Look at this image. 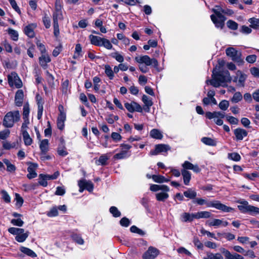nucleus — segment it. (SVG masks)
Listing matches in <instances>:
<instances>
[{
	"label": "nucleus",
	"mask_w": 259,
	"mask_h": 259,
	"mask_svg": "<svg viewBox=\"0 0 259 259\" xmlns=\"http://www.w3.org/2000/svg\"><path fill=\"white\" fill-rule=\"evenodd\" d=\"M192 202L194 204L196 203L200 205L205 204L207 207H213L224 212H228L234 210V208L221 203L220 201L218 200L207 201L204 199L201 198H196L194 200H192Z\"/></svg>",
	"instance_id": "obj_3"
},
{
	"label": "nucleus",
	"mask_w": 259,
	"mask_h": 259,
	"mask_svg": "<svg viewBox=\"0 0 259 259\" xmlns=\"http://www.w3.org/2000/svg\"><path fill=\"white\" fill-rule=\"evenodd\" d=\"M109 56L114 59L119 63H122L124 61L123 56L120 55L118 52H115L110 53Z\"/></svg>",
	"instance_id": "obj_34"
},
{
	"label": "nucleus",
	"mask_w": 259,
	"mask_h": 259,
	"mask_svg": "<svg viewBox=\"0 0 259 259\" xmlns=\"http://www.w3.org/2000/svg\"><path fill=\"white\" fill-rule=\"evenodd\" d=\"M38 177V184L43 187H47L48 185V180L46 178V175L41 174L39 175Z\"/></svg>",
	"instance_id": "obj_37"
},
{
	"label": "nucleus",
	"mask_w": 259,
	"mask_h": 259,
	"mask_svg": "<svg viewBox=\"0 0 259 259\" xmlns=\"http://www.w3.org/2000/svg\"><path fill=\"white\" fill-rule=\"evenodd\" d=\"M221 5H215L214 8L211 9L213 14L210 16L211 21L217 28L222 29L225 27V22L227 19L226 16L222 14L223 10Z\"/></svg>",
	"instance_id": "obj_2"
},
{
	"label": "nucleus",
	"mask_w": 259,
	"mask_h": 259,
	"mask_svg": "<svg viewBox=\"0 0 259 259\" xmlns=\"http://www.w3.org/2000/svg\"><path fill=\"white\" fill-rule=\"evenodd\" d=\"M124 107L127 110V111L131 113H133L135 111V107L134 104H133V101L131 103L128 102L124 103Z\"/></svg>",
	"instance_id": "obj_64"
},
{
	"label": "nucleus",
	"mask_w": 259,
	"mask_h": 259,
	"mask_svg": "<svg viewBox=\"0 0 259 259\" xmlns=\"http://www.w3.org/2000/svg\"><path fill=\"white\" fill-rule=\"evenodd\" d=\"M78 185L79 187V192H82L84 189L87 190L89 192L93 190L94 185L92 182L87 181L85 179H82L78 181Z\"/></svg>",
	"instance_id": "obj_11"
},
{
	"label": "nucleus",
	"mask_w": 259,
	"mask_h": 259,
	"mask_svg": "<svg viewBox=\"0 0 259 259\" xmlns=\"http://www.w3.org/2000/svg\"><path fill=\"white\" fill-rule=\"evenodd\" d=\"M26 45L28 48L27 50V54L30 58H33L34 57L33 53L35 50V46L31 41L27 42Z\"/></svg>",
	"instance_id": "obj_26"
},
{
	"label": "nucleus",
	"mask_w": 259,
	"mask_h": 259,
	"mask_svg": "<svg viewBox=\"0 0 259 259\" xmlns=\"http://www.w3.org/2000/svg\"><path fill=\"white\" fill-rule=\"evenodd\" d=\"M242 95L240 92H237L234 93L232 98L231 99V101L233 103H237L242 100Z\"/></svg>",
	"instance_id": "obj_44"
},
{
	"label": "nucleus",
	"mask_w": 259,
	"mask_h": 259,
	"mask_svg": "<svg viewBox=\"0 0 259 259\" xmlns=\"http://www.w3.org/2000/svg\"><path fill=\"white\" fill-rule=\"evenodd\" d=\"M105 73L110 80L114 78V72L109 65H105Z\"/></svg>",
	"instance_id": "obj_33"
},
{
	"label": "nucleus",
	"mask_w": 259,
	"mask_h": 259,
	"mask_svg": "<svg viewBox=\"0 0 259 259\" xmlns=\"http://www.w3.org/2000/svg\"><path fill=\"white\" fill-rule=\"evenodd\" d=\"M159 251L155 247L150 246L143 254V259H154L159 254Z\"/></svg>",
	"instance_id": "obj_13"
},
{
	"label": "nucleus",
	"mask_w": 259,
	"mask_h": 259,
	"mask_svg": "<svg viewBox=\"0 0 259 259\" xmlns=\"http://www.w3.org/2000/svg\"><path fill=\"white\" fill-rule=\"evenodd\" d=\"M30 112L29 105L28 103H25L23 106V117L27 118L29 117V114Z\"/></svg>",
	"instance_id": "obj_47"
},
{
	"label": "nucleus",
	"mask_w": 259,
	"mask_h": 259,
	"mask_svg": "<svg viewBox=\"0 0 259 259\" xmlns=\"http://www.w3.org/2000/svg\"><path fill=\"white\" fill-rule=\"evenodd\" d=\"M28 232H26V233L23 232L21 234H19L18 235L16 236L15 240L19 242H23L28 237Z\"/></svg>",
	"instance_id": "obj_36"
},
{
	"label": "nucleus",
	"mask_w": 259,
	"mask_h": 259,
	"mask_svg": "<svg viewBox=\"0 0 259 259\" xmlns=\"http://www.w3.org/2000/svg\"><path fill=\"white\" fill-rule=\"evenodd\" d=\"M59 142L57 151L59 155L64 157L68 154L65 146V141L63 137H61Z\"/></svg>",
	"instance_id": "obj_14"
},
{
	"label": "nucleus",
	"mask_w": 259,
	"mask_h": 259,
	"mask_svg": "<svg viewBox=\"0 0 259 259\" xmlns=\"http://www.w3.org/2000/svg\"><path fill=\"white\" fill-rule=\"evenodd\" d=\"M228 158L231 160L238 161L240 160L241 157L238 153L233 152L228 153Z\"/></svg>",
	"instance_id": "obj_46"
},
{
	"label": "nucleus",
	"mask_w": 259,
	"mask_h": 259,
	"mask_svg": "<svg viewBox=\"0 0 259 259\" xmlns=\"http://www.w3.org/2000/svg\"><path fill=\"white\" fill-rule=\"evenodd\" d=\"M227 120L232 124H237L238 123V119L232 116L227 115L226 116Z\"/></svg>",
	"instance_id": "obj_57"
},
{
	"label": "nucleus",
	"mask_w": 259,
	"mask_h": 259,
	"mask_svg": "<svg viewBox=\"0 0 259 259\" xmlns=\"http://www.w3.org/2000/svg\"><path fill=\"white\" fill-rule=\"evenodd\" d=\"M220 251L224 254L226 259H244L241 255L236 253L231 254L229 250L224 248H220Z\"/></svg>",
	"instance_id": "obj_17"
},
{
	"label": "nucleus",
	"mask_w": 259,
	"mask_h": 259,
	"mask_svg": "<svg viewBox=\"0 0 259 259\" xmlns=\"http://www.w3.org/2000/svg\"><path fill=\"white\" fill-rule=\"evenodd\" d=\"M49 140L48 139L42 140L39 144V148L41 153L46 154L49 150Z\"/></svg>",
	"instance_id": "obj_23"
},
{
	"label": "nucleus",
	"mask_w": 259,
	"mask_h": 259,
	"mask_svg": "<svg viewBox=\"0 0 259 259\" xmlns=\"http://www.w3.org/2000/svg\"><path fill=\"white\" fill-rule=\"evenodd\" d=\"M168 196V194L165 192H161L156 194L157 200L160 201H164Z\"/></svg>",
	"instance_id": "obj_41"
},
{
	"label": "nucleus",
	"mask_w": 259,
	"mask_h": 259,
	"mask_svg": "<svg viewBox=\"0 0 259 259\" xmlns=\"http://www.w3.org/2000/svg\"><path fill=\"white\" fill-rule=\"evenodd\" d=\"M7 31L11 38L13 40L17 41L18 39L19 35L17 31L11 28H9Z\"/></svg>",
	"instance_id": "obj_40"
},
{
	"label": "nucleus",
	"mask_w": 259,
	"mask_h": 259,
	"mask_svg": "<svg viewBox=\"0 0 259 259\" xmlns=\"http://www.w3.org/2000/svg\"><path fill=\"white\" fill-rule=\"evenodd\" d=\"M10 131L9 130H5L0 132V140H5L10 135Z\"/></svg>",
	"instance_id": "obj_58"
},
{
	"label": "nucleus",
	"mask_w": 259,
	"mask_h": 259,
	"mask_svg": "<svg viewBox=\"0 0 259 259\" xmlns=\"http://www.w3.org/2000/svg\"><path fill=\"white\" fill-rule=\"evenodd\" d=\"M223 224V221L220 219H214L212 221L209 222L208 224L209 226H216L218 227Z\"/></svg>",
	"instance_id": "obj_59"
},
{
	"label": "nucleus",
	"mask_w": 259,
	"mask_h": 259,
	"mask_svg": "<svg viewBox=\"0 0 259 259\" xmlns=\"http://www.w3.org/2000/svg\"><path fill=\"white\" fill-rule=\"evenodd\" d=\"M42 22L45 27L48 29L51 26V20L50 18L47 16L46 14L42 17Z\"/></svg>",
	"instance_id": "obj_52"
},
{
	"label": "nucleus",
	"mask_w": 259,
	"mask_h": 259,
	"mask_svg": "<svg viewBox=\"0 0 259 259\" xmlns=\"http://www.w3.org/2000/svg\"><path fill=\"white\" fill-rule=\"evenodd\" d=\"M198 216L199 219L201 218H209L211 216V213L210 212L207 211H202L198 212Z\"/></svg>",
	"instance_id": "obj_61"
},
{
	"label": "nucleus",
	"mask_w": 259,
	"mask_h": 259,
	"mask_svg": "<svg viewBox=\"0 0 259 259\" xmlns=\"http://www.w3.org/2000/svg\"><path fill=\"white\" fill-rule=\"evenodd\" d=\"M226 24L227 27L231 30H236L238 29V23L232 20H229Z\"/></svg>",
	"instance_id": "obj_38"
},
{
	"label": "nucleus",
	"mask_w": 259,
	"mask_h": 259,
	"mask_svg": "<svg viewBox=\"0 0 259 259\" xmlns=\"http://www.w3.org/2000/svg\"><path fill=\"white\" fill-rule=\"evenodd\" d=\"M62 8L55 9V11L53 14V33L56 40H58L60 36V30L58 20L63 19V14L62 11Z\"/></svg>",
	"instance_id": "obj_6"
},
{
	"label": "nucleus",
	"mask_w": 259,
	"mask_h": 259,
	"mask_svg": "<svg viewBox=\"0 0 259 259\" xmlns=\"http://www.w3.org/2000/svg\"><path fill=\"white\" fill-rule=\"evenodd\" d=\"M35 99L37 103V109H44V100L39 94H36Z\"/></svg>",
	"instance_id": "obj_43"
},
{
	"label": "nucleus",
	"mask_w": 259,
	"mask_h": 259,
	"mask_svg": "<svg viewBox=\"0 0 259 259\" xmlns=\"http://www.w3.org/2000/svg\"><path fill=\"white\" fill-rule=\"evenodd\" d=\"M20 250L23 253L31 257H35L37 256L36 254L33 250L24 246L20 247Z\"/></svg>",
	"instance_id": "obj_29"
},
{
	"label": "nucleus",
	"mask_w": 259,
	"mask_h": 259,
	"mask_svg": "<svg viewBox=\"0 0 259 259\" xmlns=\"http://www.w3.org/2000/svg\"><path fill=\"white\" fill-rule=\"evenodd\" d=\"M39 65L46 69L48 67V63L51 61V58L47 54H42L38 58Z\"/></svg>",
	"instance_id": "obj_18"
},
{
	"label": "nucleus",
	"mask_w": 259,
	"mask_h": 259,
	"mask_svg": "<svg viewBox=\"0 0 259 259\" xmlns=\"http://www.w3.org/2000/svg\"><path fill=\"white\" fill-rule=\"evenodd\" d=\"M111 137L115 142L120 141L122 139V137L120 134L116 132H112L111 135Z\"/></svg>",
	"instance_id": "obj_62"
},
{
	"label": "nucleus",
	"mask_w": 259,
	"mask_h": 259,
	"mask_svg": "<svg viewBox=\"0 0 259 259\" xmlns=\"http://www.w3.org/2000/svg\"><path fill=\"white\" fill-rule=\"evenodd\" d=\"M252 28H251L250 27H248L246 25H242L239 31L241 33H243V34H250L252 32V29H251Z\"/></svg>",
	"instance_id": "obj_53"
},
{
	"label": "nucleus",
	"mask_w": 259,
	"mask_h": 259,
	"mask_svg": "<svg viewBox=\"0 0 259 259\" xmlns=\"http://www.w3.org/2000/svg\"><path fill=\"white\" fill-rule=\"evenodd\" d=\"M8 232L12 234L16 235L17 236L19 234H21L24 232V230L21 228L11 227L8 229Z\"/></svg>",
	"instance_id": "obj_39"
},
{
	"label": "nucleus",
	"mask_w": 259,
	"mask_h": 259,
	"mask_svg": "<svg viewBox=\"0 0 259 259\" xmlns=\"http://www.w3.org/2000/svg\"><path fill=\"white\" fill-rule=\"evenodd\" d=\"M226 115L220 111H213L212 112L207 111L205 112V117L208 119H212L216 117H220V119L224 118Z\"/></svg>",
	"instance_id": "obj_20"
},
{
	"label": "nucleus",
	"mask_w": 259,
	"mask_h": 259,
	"mask_svg": "<svg viewBox=\"0 0 259 259\" xmlns=\"http://www.w3.org/2000/svg\"><path fill=\"white\" fill-rule=\"evenodd\" d=\"M142 100L144 103L145 106H146V108L144 107L145 111L148 112L150 110V107L153 105L152 101L149 99V98L145 95H143Z\"/></svg>",
	"instance_id": "obj_24"
},
{
	"label": "nucleus",
	"mask_w": 259,
	"mask_h": 259,
	"mask_svg": "<svg viewBox=\"0 0 259 259\" xmlns=\"http://www.w3.org/2000/svg\"><path fill=\"white\" fill-rule=\"evenodd\" d=\"M32 24H28L25 27L24 31L25 34L30 38H33L35 36L34 31L32 27Z\"/></svg>",
	"instance_id": "obj_27"
},
{
	"label": "nucleus",
	"mask_w": 259,
	"mask_h": 259,
	"mask_svg": "<svg viewBox=\"0 0 259 259\" xmlns=\"http://www.w3.org/2000/svg\"><path fill=\"white\" fill-rule=\"evenodd\" d=\"M215 69H213L212 78V79L206 80V83H209L215 88L219 87L221 83L230 82L231 77L228 70H226L223 71H215Z\"/></svg>",
	"instance_id": "obj_1"
},
{
	"label": "nucleus",
	"mask_w": 259,
	"mask_h": 259,
	"mask_svg": "<svg viewBox=\"0 0 259 259\" xmlns=\"http://www.w3.org/2000/svg\"><path fill=\"white\" fill-rule=\"evenodd\" d=\"M201 141L206 145L214 146L216 145V142L212 139L209 137H203L201 139Z\"/></svg>",
	"instance_id": "obj_32"
},
{
	"label": "nucleus",
	"mask_w": 259,
	"mask_h": 259,
	"mask_svg": "<svg viewBox=\"0 0 259 259\" xmlns=\"http://www.w3.org/2000/svg\"><path fill=\"white\" fill-rule=\"evenodd\" d=\"M22 134L23 136V139L24 144L26 146L31 145L33 142V140H32V138L30 137L27 131H24V133H23Z\"/></svg>",
	"instance_id": "obj_31"
},
{
	"label": "nucleus",
	"mask_w": 259,
	"mask_h": 259,
	"mask_svg": "<svg viewBox=\"0 0 259 259\" xmlns=\"http://www.w3.org/2000/svg\"><path fill=\"white\" fill-rule=\"evenodd\" d=\"M184 195L190 199L194 200L197 196V192L192 188H189L184 192Z\"/></svg>",
	"instance_id": "obj_25"
},
{
	"label": "nucleus",
	"mask_w": 259,
	"mask_h": 259,
	"mask_svg": "<svg viewBox=\"0 0 259 259\" xmlns=\"http://www.w3.org/2000/svg\"><path fill=\"white\" fill-rule=\"evenodd\" d=\"M8 80L10 87H13L14 84L17 89H20L22 87V82L15 71H13L8 75Z\"/></svg>",
	"instance_id": "obj_10"
},
{
	"label": "nucleus",
	"mask_w": 259,
	"mask_h": 259,
	"mask_svg": "<svg viewBox=\"0 0 259 259\" xmlns=\"http://www.w3.org/2000/svg\"><path fill=\"white\" fill-rule=\"evenodd\" d=\"M79 100L82 103L84 104V105L87 108L90 107V105L89 102H88V98H87L86 95L83 93L80 94Z\"/></svg>",
	"instance_id": "obj_45"
},
{
	"label": "nucleus",
	"mask_w": 259,
	"mask_h": 259,
	"mask_svg": "<svg viewBox=\"0 0 259 259\" xmlns=\"http://www.w3.org/2000/svg\"><path fill=\"white\" fill-rule=\"evenodd\" d=\"M46 75L47 76V81L49 85H51L54 84V76L49 72V71L47 70L46 72Z\"/></svg>",
	"instance_id": "obj_56"
},
{
	"label": "nucleus",
	"mask_w": 259,
	"mask_h": 259,
	"mask_svg": "<svg viewBox=\"0 0 259 259\" xmlns=\"http://www.w3.org/2000/svg\"><path fill=\"white\" fill-rule=\"evenodd\" d=\"M204 259H224L223 256L219 253H209L207 254V258Z\"/></svg>",
	"instance_id": "obj_55"
},
{
	"label": "nucleus",
	"mask_w": 259,
	"mask_h": 259,
	"mask_svg": "<svg viewBox=\"0 0 259 259\" xmlns=\"http://www.w3.org/2000/svg\"><path fill=\"white\" fill-rule=\"evenodd\" d=\"M1 194L2 195V199L5 202L10 203L11 202V197L6 191L4 190H2Z\"/></svg>",
	"instance_id": "obj_50"
},
{
	"label": "nucleus",
	"mask_w": 259,
	"mask_h": 259,
	"mask_svg": "<svg viewBox=\"0 0 259 259\" xmlns=\"http://www.w3.org/2000/svg\"><path fill=\"white\" fill-rule=\"evenodd\" d=\"M181 221L183 222H192L190 217V213H189L184 212L181 215Z\"/></svg>",
	"instance_id": "obj_63"
},
{
	"label": "nucleus",
	"mask_w": 259,
	"mask_h": 259,
	"mask_svg": "<svg viewBox=\"0 0 259 259\" xmlns=\"http://www.w3.org/2000/svg\"><path fill=\"white\" fill-rule=\"evenodd\" d=\"M237 202L241 204L238 205V208L242 213H248L252 215L259 214V208L249 205L247 201H238Z\"/></svg>",
	"instance_id": "obj_7"
},
{
	"label": "nucleus",
	"mask_w": 259,
	"mask_h": 259,
	"mask_svg": "<svg viewBox=\"0 0 259 259\" xmlns=\"http://www.w3.org/2000/svg\"><path fill=\"white\" fill-rule=\"evenodd\" d=\"M20 116L19 111L17 110L15 111H10L5 115L3 125L7 128L12 127L15 122H17L20 120Z\"/></svg>",
	"instance_id": "obj_5"
},
{
	"label": "nucleus",
	"mask_w": 259,
	"mask_h": 259,
	"mask_svg": "<svg viewBox=\"0 0 259 259\" xmlns=\"http://www.w3.org/2000/svg\"><path fill=\"white\" fill-rule=\"evenodd\" d=\"M71 237L75 242L79 244L82 245L84 243L83 239L76 234H72Z\"/></svg>",
	"instance_id": "obj_51"
},
{
	"label": "nucleus",
	"mask_w": 259,
	"mask_h": 259,
	"mask_svg": "<svg viewBox=\"0 0 259 259\" xmlns=\"http://www.w3.org/2000/svg\"><path fill=\"white\" fill-rule=\"evenodd\" d=\"M127 153L125 151H122L118 153L115 154L113 156V158L115 159H121L126 157Z\"/></svg>",
	"instance_id": "obj_60"
},
{
	"label": "nucleus",
	"mask_w": 259,
	"mask_h": 259,
	"mask_svg": "<svg viewBox=\"0 0 259 259\" xmlns=\"http://www.w3.org/2000/svg\"><path fill=\"white\" fill-rule=\"evenodd\" d=\"M110 212L112 214L114 217H119L121 215V212L115 206H111L109 209Z\"/></svg>",
	"instance_id": "obj_49"
},
{
	"label": "nucleus",
	"mask_w": 259,
	"mask_h": 259,
	"mask_svg": "<svg viewBox=\"0 0 259 259\" xmlns=\"http://www.w3.org/2000/svg\"><path fill=\"white\" fill-rule=\"evenodd\" d=\"M248 21L250 23L249 27L253 29H259V19L252 17L249 18Z\"/></svg>",
	"instance_id": "obj_30"
},
{
	"label": "nucleus",
	"mask_w": 259,
	"mask_h": 259,
	"mask_svg": "<svg viewBox=\"0 0 259 259\" xmlns=\"http://www.w3.org/2000/svg\"><path fill=\"white\" fill-rule=\"evenodd\" d=\"M229 106V102L228 101L223 100L221 101L219 104V108L224 111L226 110Z\"/></svg>",
	"instance_id": "obj_48"
},
{
	"label": "nucleus",
	"mask_w": 259,
	"mask_h": 259,
	"mask_svg": "<svg viewBox=\"0 0 259 259\" xmlns=\"http://www.w3.org/2000/svg\"><path fill=\"white\" fill-rule=\"evenodd\" d=\"M150 136L155 139L161 140L163 136L161 132L157 128H153L150 132Z\"/></svg>",
	"instance_id": "obj_22"
},
{
	"label": "nucleus",
	"mask_w": 259,
	"mask_h": 259,
	"mask_svg": "<svg viewBox=\"0 0 259 259\" xmlns=\"http://www.w3.org/2000/svg\"><path fill=\"white\" fill-rule=\"evenodd\" d=\"M152 179L155 182L159 183L168 182L169 181L168 179H166L164 177L159 175H153Z\"/></svg>",
	"instance_id": "obj_35"
},
{
	"label": "nucleus",
	"mask_w": 259,
	"mask_h": 259,
	"mask_svg": "<svg viewBox=\"0 0 259 259\" xmlns=\"http://www.w3.org/2000/svg\"><path fill=\"white\" fill-rule=\"evenodd\" d=\"M226 54L227 56L231 58V59L236 62L238 65L243 64L244 61L241 58V53L238 52L233 47H229L226 49Z\"/></svg>",
	"instance_id": "obj_8"
},
{
	"label": "nucleus",
	"mask_w": 259,
	"mask_h": 259,
	"mask_svg": "<svg viewBox=\"0 0 259 259\" xmlns=\"http://www.w3.org/2000/svg\"><path fill=\"white\" fill-rule=\"evenodd\" d=\"M2 45L4 47L5 50L8 53H12L13 51L12 46L7 39L3 41Z\"/></svg>",
	"instance_id": "obj_54"
},
{
	"label": "nucleus",
	"mask_w": 259,
	"mask_h": 259,
	"mask_svg": "<svg viewBox=\"0 0 259 259\" xmlns=\"http://www.w3.org/2000/svg\"><path fill=\"white\" fill-rule=\"evenodd\" d=\"M89 37L92 45L97 47H101V42L103 38L93 34L90 35Z\"/></svg>",
	"instance_id": "obj_21"
},
{
	"label": "nucleus",
	"mask_w": 259,
	"mask_h": 259,
	"mask_svg": "<svg viewBox=\"0 0 259 259\" xmlns=\"http://www.w3.org/2000/svg\"><path fill=\"white\" fill-rule=\"evenodd\" d=\"M58 110L59 114L58 115L57 119L58 120L65 121L66 119V114L64 112V107L62 105H59L58 106Z\"/></svg>",
	"instance_id": "obj_28"
},
{
	"label": "nucleus",
	"mask_w": 259,
	"mask_h": 259,
	"mask_svg": "<svg viewBox=\"0 0 259 259\" xmlns=\"http://www.w3.org/2000/svg\"><path fill=\"white\" fill-rule=\"evenodd\" d=\"M234 134L236 141H242L248 135L247 131L243 128L238 127L234 130Z\"/></svg>",
	"instance_id": "obj_15"
},
{
	"label": "nucleus",
	"mask_w": 259,
	"mask_h": 259,
	"mask_svg": "<svg viewBox=\"0 0 259 259\" xmlns=\"http://www.w3.org/2000/svg\"><path fill=\"white\" fill-rule=\"evenodd\" d=\"M37 167L38 164L36 163H30L27 168L28 174L27 175V178L28 179H32L37 177V173L35 170Z\"/></svg>",
	"instance_id": "obj_16"
},
{
	"label": "nucleus",
	"mask_w": 259,
	"mask_h": 259,
	"mask_svg": "<svg viewBox=\"0 0 259 259\" xmlns=\"http://www.w3.org/2000/svg\"><path fill=\"white\" fill-rule=\"evenodd\" d=\"M183 169L182 170V175L183 177L184 183L188 185L191 180V174L187 169H192L195 172H199L201 169L197 164L194 165L192 163H183L182 164Z\"/></svg>",
	"instance_id": "obj_4"
},
{
	"label": "nucleus",
	"mask_w": 259,
	"mask_h": 259,
	"mask_svg": "<svg viewBox=\"0 0 259 259\" xmlns=\"http://www.w3.org/2000/svg\"><path fill=\"white\" fill-rule=\"evenodd\" d=\"M24 93L22 90H18L15 96V104L16 106L20 107L23 104Z\"/></svg>",
	"instance_id": "obj_19"
},
{
	"label": "nucleus",
	"mask_w": 259,
	"mask_h": 259,
	"mask_svg": "<svg viewBox=\"0 0 259 259\" xmlns=\"http://www.w3.org/2000/svg\"><path fill=\"white\" fill-rule=\"evenodd\" d=\"M103 46L107 50H111L113 49V46L110 41L107 38H103L101 42V47Z\"/></svg>",
	"instance_id": "obj_42"
},
{
	"label": "nucleus",
	"mask_w": 259,
	"mask_h": 259,
	"mask_svg": "<svg viewBox=\"0 0 259 259\" xmlns=\"http://www.w3.org/2000/svg\"><path fill=\"white\" fill-rule=\"evenodd\" d=\"M135 59L138 63H144L146 66L153 65L155 68L158 69L159 63L157 60L155 58L151 59L149 56L144 55L140 57H136Z\"/></svg>",
	"instance_id": "obj_9"
},
{
	"label": "nucleus",
	"mask_w": 259,
	"mask_h": 259,
	"mask_svg": "<svg viewBox=\"0 0 259 259\" xmlns=\"http://www.w3.org/2000/svg\"><path fill=\"white\" fill-rule=\"evenodd\" d=\"M170 149L168 145L159 144L155 145L154 149L151 150L150 153L152 155H156L160 153L167 152Z\"/></svg>",
	"instance_id": "obj_12"
}]
</instances>
